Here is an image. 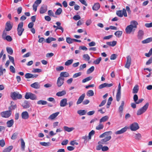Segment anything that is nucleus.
<instances>
[{"mask_svg":"<svg viewBox=\"0 0 152 152\" xmlns=\"http://www.w3.org/2000/svg\"><path fill=\"white\" fill-rule=\"evenodd\" d=\"M149 105V103L147 102L142 107L139 109L137 111V115H140L144 113L147 110Z\"/></svg>","mask_w":152,"mask_h":152,"instance_id":"1","label":"nucleus"},{"mask_svg":"<svg viewBox=\"0 0 152 152\" xmlns=\"http://www.w3.org/2000/svg\"><path fill=\"white\" fill-rule=\"evenodd\" d=\"M23 23L22 22L20 23L18 25L17 28V34L19 36H21L24 31V29L23 28Z\"/></svg>","mask_w":152,"mask_h":152,"instance_id":"2","label":"nucleus"},{"mask_svg":"<svg viewBox=\"0 0 152 152\" xmlns=\"http://www.w3.org/2000/svg\"><path fill=\"white\" fill-rule=\"evenodd\" d=\"M10 96L14 100L21 99L22 98V96L21 94H19L18 92L15 91L11 93Z\"/></svg>","mask_w":152,"mask_h":152,"instance_id":"3","label":"nucleus"},{"mask_svg":"<svg viewBox=\"0 0 152 152\" xmlns=\"http://www.w3.org/2000/svg\"><path fill=\"white\" fill-rule=\"evenodd\" d=\"M25 98L27 99H30L32 100H36L37 99L36 95L31 92H26Z\"/></svg>","mask_w":152,"mask_h":152,"instance_id":"4","label":"nucleus"},{"mask_svg":"<svg viewBox=\"0 0 152 152\" xmlns=\"http://www.w3.org/2000/svg\"><path fill=\"white\" fill-rule=\"evenodd\" d=\"M116 14L118 16L120 17H122L123 15L125 17L127 16L126 11L124 8L123 9L122 11L118 10L117 11Z\"/></svg>","mask_w":152,"mask_h":152,"instance_id":"5","label":"nucleus"},{"mask_svg":"<svg viewBox=\"0 0 152 152\" xmlns=\"http://www.w3.org/2000/svg\"><path fill=\"white\" fill-rule=\"evenodd\" d=\"M121 83H119L118 87V89L116 95V100L117 101L119 102L121 98Z\"/></svg>","mask_w":152,"mask_h":152,"instance_id":"6","label":"nucleus"},{"mask_svg":"<svg viewBox=\"0 0 152 152\" xmlns=\"http://www.w3.org/2000/svg\"><path fill=\"white\" fill-rule=\"evenodd\" d=\"M11 112L9 110L1 112V115L3 117L8 118L11 115Z\"/></svg>","mask_w":152,"mask_h":152,"instance_id":"7","label":"nucleus"},{"mask_svg":"<svg viewBox=\"0 0 152 152\" xmlns=\"http://www.w3.org/2000/svg\"><path fill=\"white\" fill-rule=\"evenodd\" d=\"M130 129L132 131H136L139 128L138 124L136 122L132 124L130 126Z\"/></svg>","mask_w":152,"mask_h":152,"instance_id":"8","label":"nucleus"},{"mask_svg":"<svg viewBox=\"0 0 152 152\" xmlns=\"http://www.w3.org/2000/svg\"><path fill=\"white\" fill-rule=\"evenodd\" d=\"M64 78H62L61 77H59L57 79V85L58 87H61L64 84Z\"/></svg>","mask_w":152,"mask_h":152,"instance_id":"9","label":"nucleus"},{"mask_svg":"<svg viewBox=\"0 0 152 152\" xmlns=\"http://www.w3.org/2000/svg\"><path fill=\"white\" fill-rule=\"evenodd\" d=\"M127 60L125 67L129 69L131 64V58L130 56H128L126 57Z\"/></svg>","mask_w":152,"mask_h":152,"instance_id":"10","label":"nucleus"},{"mask_svg":"<svg viewBox=\"0 0 152 152\" xmlns=\"http://www.w3.org/2000/svg\"><path fill=\"white\" fill-rule=\"evenodd\" d=\"M111 136H108L107 137H105V138H104L102 139L100 141H99L98 143L99 144H106V142L110 140L111 139Z\"/></svg>","mask_w":152,"mask_h":152,"instance_id":"11","label":"nucleus"},{"mask_svg":"<svg viewBox=\"0 0 152 152\" xmlns=\"http://www.w3.org/2000/svg\"><path fill=\"white\" fill-rule=\"evenodd\" d=\"M135 30L130 25L128 26L125 29L126 32L127 34H130L132 32H134Z\"/></svg>","mask_w":152,"mask_h":152,"instance_id":"12","label":"nucleus"},{"mask_svg":"<svg viewBox=\"0 0 152 152\" xmlns=\"http://www.w3.org/2000/svg\"><path fill=\"white\" fill-rule=\"evenodd\" d=\"M47 10V7L46 5H43L40 7L39 12L41 14H43Z\"/></svg>","mask_w":152,"mask_h":152,"instance_id":"13","label":"nucleus"},{"mask_svg":"<svg viewBox=\"0 0 152 152\" xmlns=\"http://www.w3.org/2000/svg\"><path fill=\"white\" fill-rule=\"evenodd\" d=\"M112 134V132L111 131H109L108 132H105L99 136L100 138H103L105 137H107L108 136H111L110 135Z\"/></svg>","mask_w":152,"mask_h":152,"instance_id":"14","label":"nucleus"},{"mask_svg":"<svg viewBox=\"0 0 152 152\" xmlns=\"http://www.w3.org/2000/svg\"><path fill=\"white\" fill-rule=\"evenodd\" d=\"M127 127L125 126L124 127L121 129L120 130L116 132L115 134H123L127 131Z\"/></svg>","mask_w":152,"mask_h":152,"instance_id":"15","label":"nucleus"},{"mask_svg":"<svg viewBox=\"0 0 152 152\" xmlns=\"http://www.w3.org/2000/svg\"><path fill=\"white\" fill-rule=\"evenodd\" d=\"M67 100L66 98H64L61 100L60 102V106L61 107H64L67 105Z\"/></svg>","mask_w":152,"mask_h":152,"instance_id":"16","label":"nucleus"},{"mask_svg":"<svg viewBox=\"0 0 152 152\" xmlns=\"http://www.w3.org/2000/svg\"><path fill=\"white\" fill-rule=\"evenodd\" d=\"M85 96V94H83L81 96H80L77 102V104H78L81 103V102H83V99H84Z\"/></svg>","mask_w":152,"mask_h":152,"instance_id":"17","label":"nucleus"},{"mask_svg":"<svg viewBox=\"0 0 152 152\" xmlns=\"http://www.w3.org/2000/svg\"><path fill=\"white\" fill-rule=\"evenodd\" d=\"M138 25V22L134 20H132L130 22L129 25L135 30Z\"/></svg>","mask_w":152,"mask_h":152,"instance_id":"18","label":"nucleus"},{"mask_svg":"<svg viewBox=\"0 0 152 152\" xmlns=\"http://www.w3.org/2000/svg\"><path fill=\"white\" fill-rule=\"evenodd\" d=\"M10 104L11 106H10L8 108L9 110L10 111H11V110L15 109L17 108V105L15 104L14 102L11 101Z\"/></svg>","mask_w":152,"mask_h":152,"instance_id":"19","label":"nucleus"},{"mask_svg":"<svg viewBox=\"0 0 152 152\" xmlns=\"http://www.w3.org/2000/svg\"><path fill=\"white\" fill-rule=\"evenodd\" d=\"M21 117L23 119H27L29 117V115L27 111L22 112L21 114Z\"/></svg>","mask_w":152,"mask_h":152,"instance_id":"20","label":"nucleus"},{"mask_svg":"<svg viewBox=\"0 0 152 152\" xmlns=\"http://www.w3.org/2000/svg\"><path fill=\"white\" fill-rule=\"evenodd\" d=\"M12 26L10 23V21L7 22L6 24L5 29L6 31H9L11 30Z\"/></svg>","mask_w":152,"mask_h":152,"instance_id":"21","label":"nucleus"},{"mask_svg":"<svg viewBox=\"0 0 152 152\" xmlns=\"http://www.w3.org/2000/svg\"><path fill=\"white\" fill-rule=\"evenodd\" d=\"M59 113V112H57L52 114L48 118V119L50 120H53L58 115Z\"/></svg>","mask_w":152,"mask_h":152,"instance_id":"22","label":"nucleus"},{"mask_svg":"<svg viewBox=\"0 0 152 152\" xmlns=\"http://www.w3.org/2000/svg\"><path fill=\"white\" fill-rule=\"evenodd\" d=\"M31 86L34 88L39 89L40 87V85L38 82H36L31 84Z\"/></svg>","mask_w":152,"mask_h":152,"instance_id":"23","label":"nucleus"},{"mask_svg":"<svg viewBox=\"0 0 152 152\" xmlns=\"http://www.w3.org/2000/svg\"><path fill=\"white\" fill-rule=\"evenodd\" d=\"M69 76V74L67 72H62L60 74V77L62 78H64V77H66Z\"/></svg>","mask_w":152,"mask_h":152,"instance_id":"24","label":"nucleus"},{"mask_svg":"<svg viewBox=\"0 0 152 152\" xmlns=\"http://www.w3.org/2000/svg\"><path fill=\"white\" fill-rule=\"evenodd\" d=\"M63 128L65 131L68 132H70L75 129L74 127H69L67 126H64Z\"/></svg>","mask_w":152,"mask_h":152,"instance_id":"25","label":"nucleus"},{"mask_svg":"<svg viewBox=\"0 0 152 152\" xmlns=\"http://www.w3.org/2000/svg\"><path fill=\"white\" fill-rule=\"evenodd\" d=\"M144 35L143 31L141 30H139L138 33L137 37L139 39H141Z\"/></svg>","mask_w":152,"mask_h":152,"instance_id":"26","label":"nucleus"},{"mask_svg":"<svg viewBox=\"0 0 152 152\" xmlns=\"http://www.w3.org/2000/svg\"><path fill=\"white\" fill-rule=\"evenodd\" d=\"M21 141V148L22 151H24L25 150V142L21 138L20 139Z\"/></svg>","mask_w":152,"mask_h":152,"instance_id":"27","label":"nucleus"},{"mask_svg":"<svg viewBox=\"0 0 152 152\" xmlns=\"http://www.w3.org/2000/svg\"><path fill=\"white\" fill-rule=\"evenodd\" d=\"M100 7V4L99 3H96L94 4V6L92 7V9L93 10L97 11Z\"/></svg>","mask_w":152,"mask_h":152,"instance_id":"28","label":"nucleus"},{"mask_svg":"<svg viewBox=\"0 0 152 152\" xmlns=\"http://www.w3.org/2000/svg\"><path fill=\"white\" fill-rule=\"evenodd\" d=\"M14 121L13 119L8 121L7 122V126L8 127H12L14 124Z\"/></svg>","mask_w":152,"mask_h":152,"instance_id":"29","label":"nucleus"},{"mask_svg":"<svg viewBox=\"0 0 152 152\" xmlns=\"http://www.w3.org/2000/svg\"><path fill=\"white\" fill-rule=\"evenodd\" d=\"M108 118L109 117L107 116H105L102 117L100 119L99 123H102V122H105L108 120Z\"/></svg>","mask_w":152,"mask_h":152,"instance_id":"30","label":"nucleus"},{"mask_svg":"<svg viewBox=\"0 0 152 152\" xmlns=\"http://www.w3.org/2000/svg\"><path fill=\"white\" fill-rule=\"evenodd\" d=\"M87 111L85 110H79L77 111V113L80 115H83L86 114Z\"/></svg>","mask_w":152,"mask_h":152,"instance_id":"31","label":"nucleus"},{"mask_svg":"<svg viewBox=\"0 0 152 152\" xmlns=\"http://www.w3.org/2000/svg\"><path fill=\"white\" fill-rule=\"evenodd\" d=\"M151 41H152V37H150L142 41V44H146L149 43Z\"/></svg>","mask_w":152,"mask_h":152,"instance_id":"32","label":"nucleus"},{"mask_svg":"<svg viewBox=\"0 0 152 152\" xmlns=\"http://www.w3.org/2000/svg\"><path fill=\"white\" fill-rule=\"evenodd\" d=\"M66 93V91L64 90H63L57 92L56 94V95L58 96H61L65 95Z\"/></svg>","mask_w":152,"mask_h":152,"instance_id":"33","label":"nucleus"},{"mask_svg":"<svg viewBox=\"0 0 152 152\" xmlns=\"http://www.w3.org/2000/svg\"><path fill=\"white\" fill-rule=\"evenodd\" d=\"M22 106L25 108H28L30 107V104L27 101H25L23 104Z\"/></svg>","mask_w":152,"mask_h":152,"instance_id":"34","label":"nucleus"},{"mask_svg":"<svg viewBox=\"0 0 152 152\" xmlns=\"http://www.w3.org/2000/svg\"><path fill=\"white\" fill-rule=\"evenodd\" d=\"M56 40V39L52 37H48L46 39V42L48 43H50L52 41Z\"/></svg>","mask_w":152,"mask_h":152,"instance_id":"35","label":"nucleus"},{"mask_svg":"<svg viewBox=\"0 0 152 152\" xmlns=\"http://www.w3.org/2000/svg\"><path fill=\"white\" fill-rule=\"evenodd\" d=\"M13 146H10L4 149L3 152H10L13 148Z\"/></svg>","mask_w":152,"mask_h":152,"instance_id":"36","label":"nucleus"},{"mask_svg":"<svg viewBox=\"0 0 152 152\" xmlns=\"http://www.w3.org/2000/svg\"><path fill=\"white\" fill-rule=\"evenodd\" d=\"M113 100V98L112 97H110L108 99L107 102V105H106V107L108 108L109 107L110 104H111V102Z\"/></svg>","mask_w":152,"mask_h":152,"instance_id":"37","label":"nucleus"},{"mask_svg":"<svg viewBox=\"0 0 152 152\" xmlns=\"http://www.w3.org/2000/svg\"><path fill=\"white\" fill-rule=\"evenodd\" d=\"M138 90V86L137 85H136L134 87L133 89L132 93L134 94H136L137 93Z\"/></svg>","mask_w":152,"mask_h":152,"instance_id":"38","label":"nucleus"},{"mask_svg":"<svg viewBox=\"0 0 152 152\" xmlns=\"http://www.w3.org/2000/svg\"><path fill=\"white\" fill-rule=\"evenodd\" d=\"M116 41H113V42H107L106 43V44L108 45L113 47L116 45Z\"/></svg>","mask_w":152,"mask_h":152,"instance_id":"39","label":"nucleus"},{"mask_svg":"<svg viewBox=\"0 0 152 152\" xmlns=\"http://www.w3.org/2000/svg\"><path fill=\"white\" fill-rule=\"evenodd\" d=\"M37 103L38 104H42L44 105L47 104L48 103L46 101L42 100H40L37 101Z\"/></svg>","mask_w":152,"mask_h":152,"instance_id":"40","label":"nucleus"},{"mask_svg":"<svg viewBox=\"0 0 152 152\" xmlns=\"http://www.w3.org/2000/svg\"><path fill=\"white\" fill-rule=\"evenodd\" d=\"M104 127V125L101 123H99V124L96 127V129L100 130L102 129Z\"/></svg>","mask_w":152,"mask_h":152,"instance_id":"41","label":"nucleus"},{"mask_svg":"<svg viewBox=\"0 0 152 152\" xmlns=\"http://www.w3.org/2000/svg\"><path fill=\"white\" fill-rule=\"evenodd\" d=\"M73 61V59H71L68 60L66 61L65 63V65L66 66H68L72 64Z\"/></svg>","mask_w":152,"mask_h":152,"instance_id":"42","label":"nucleus"},{"mask_svg":"<svg viewBox=\"0 0 152 152\" xmlns=\"http://www.w3.org/2000/svg\"><path fill=\"white\" fill-rule=\"evenodd\" d=\"M86 95L88 96H92L94 95V92L92 90L88 91Z\"/></svg>","mask_w":152,"mask_h":152,"instance_id":"43","label":"nucleus"},{"mask_svg":"<svg viewBox=\"0 0 152 152\" xmlns=\"http://www.w3.org/2000/svg\"><path fill=\"white\" fill-rule=\"evenodd\" d=\"M122 31H117L115 33V35L118 37H120L122 35Z\"/></svg>","mask_w":152,"mask_h":152,"instance_id":"44","label":"nucleus"},{"mask_svg":"<svg viewBox=\"0 0 152 152\" xmlns=\"http://www.w3.org/2000/svg\"><path fill=\"white\" fill-rule=\"evenodd\" d=\"M94 69V66H92L90 68L88 69L87 71V74H89L92 73Z\"/></svg>","mask_w":152,"mask_h":152,"instance_id":"45","label":"nucleus"},{"mask_svg":"<svg viewBox=\"0 0 152 152\" xmlns=\"http://www.w3.org/2000/svg\"><path fill=\"white\" fill-rule=\"evenodd\" d=\"M74 39H72L70 37H67L66 38V42L70 44L74 42Z\"/></svg>","mask_w":152,"mask_h":152,"instance_id":"46","label":"nucleus"},{"mask_svg":"<svg viewBox=\"0 0 152 152\" xmlns=\"http://www.w3.org/2000/svg\"><path fill=\"white\" fill-rule=\"evenodd\" d=\"M62 10L61 8H58L55 12V14L56 15H60L62 12Z\"/></svg>","mask_w":152,"mask_h":152,"instance_id":"47","label":"nucleus"},{"mask_svg":"<svg viewBox=\"0 0 152 152\" xmlns=\"http://www.w3.org/2000/svg\"><path fill=\"white\" fill-rule=\"evenodd\" d=\"M83 57L84 59L86 61H88L90 59V57L88 54L83 55Z\"/></svg>","mask_w":152,"mask_h":152,"instance_id":"48","label":"nucleus"},{"mask_svg":"<svg viewBox=\"0 0 152 152\" xmlns=\"http://www.w3.org/2000/svg\"><path fill=\"white\" fill-rule=\"evenodd\" d=\"M95 134V131L93 130L91 131L88 134V139L91 140V136H93Z\"/></svg>","mask_w":152,"mask_h":152,"instance_id":"49","label":"nucleus"},{"mask_svg":"<svg viewBox=\"0 0 152 152\" xmlns=\"http://www.w3.org/2000/svg\"><path fill=\"white\" fill-rule=\"evenodd\" d=\"M92 78V77L91 76H89L88 77L85 79H83L82 80V83H85L87 81H88L90 80H91Z\"/></svg>","mask_w":152,"mask_h":152,"instance_id":"50","label":"nucleus"},{"mask_svg":"<svg viewBox=\"0 0 152 152\" xmlns=\"http://www.w3.org/2000/svg\"><path fill=\"white\" fill-rule=\"evenodd\" d=\"M6 50L7 53L10 55H12L13 53V51L12 48L10 47H7Z\"/></svg>","mask_w":152,"mask_h":152,"instance_id":"51","label":"nucleus"},{"mask_svg":"<svg viewBox=\"0 0 152 152\" xmlns=\"http://www.w3.org/2000/svg\"><path fill=\"white\" fill-rule=\"evenodd\" d=\"M102 58L101 57H99L96 59V60L94 61L93 63L95 64H98L101 61Z\"/></svg>","mask_w":152,"mask_h":152,"instance_id":"52","label":"nucleus"},{"mask_svg":"<svg viewBox=\"0 0 152 152\" xmlns=\"http://www.w3.org/2000/svg\"><path fill=\"white\" fill-rule=\"evenodd\" d=\"M39 143L41 145L45 146H48L50 145L49 142H40Z\"/></svg>","mask_w":152,"mask_h":152,"instance_id":"53","label":"nucleus"},{"mask_svg":"<svg viewBox=\"0 0 152 152\" xmlns=\"http://www.w3.org/2000/svg\"><path fill=\"white\" fill-rule=\"evenodd\" d=\"M6 69H5L3 68L2 66L1 65L0 67V75H3V72H5Z\"/></svg>","mask_w":152,"mask_h":152,"instance_id":"54","label":"nucleus"},{"mask_svg":"<svg viewBox=\"0 0 152 152\" xmlns=\"http://www.w3.org/2000/svg\"><path fill=\"white\" fill-rule=\"evenodd\" d=\"M32 74L29 73H27L25 75V77L26 78L28 79L32 78Z\"/></svg>","mask_w":152,"mask_h":152,"instance_id":"55","label":"nucleus"},{"mask_svg":"<svg viewBox=\"0 0 152 152\" xmlns=\"http://www.w3.org/2000/svg\"><path fill=\"white\" fill-rule=\"evenodd\" d=\"M141 138V134L140 133L136 134L135 136V139L139 140Z\"/></svg>","mask_w":152,"mask_h":152,"instance_id":"56","label":"nucleus"},{"mask_svg":"<svg viewBox=\"0 0 152 152\" xmlns=\"http://www.w3.org/2000/svg\"><path fill=\"white\" fill-rule=\"evenodd\" d=\"M48 14L50 16H52L55 18L56 17V16H54V13L51 10H49L48 11Z\"/></svg>","mask_w":152,"mask_h":152,"instance_id":"57","label":"nucleus"},{"mask_svg":"<svg viewBox=\"0 0 152 152\" xmlns=\"http://www.w3.org/2000/svg\"><path fill=\"white\" fill-rule=\"evenodd\" d=\"M42 72V70L39 69H34L32 71L33 73L40 72Z\"/></svg>","mask_w":152,"mask_h":152,"instance_id":"58","label":"nucleus"},{"mask_svg":"<svg viewBox=\"0 0 152 152\" xmlns=\"http://www.w3.org/2000/svg\"><path fill=\"white\" fill-rule=\"evenodd\" d=\"M117 56V55L114 54H112L110 57V59L111 60H114L115 59Z\"/></svg>","mask_w":152,"mask_h":152,"instance_id":"59","label":"nucleus"},{"mask_svg":"<svg viewBox=\"0 0 152 152\" xmlns=\"http://www.w3.org/2000/svg\"><path fill=\"white\" fill-rule=\"evenodd\" d=\"M5 39L7 41H9V42H10L12 40V38L10 36H7L6 37H5Z\"/></svg>","mask_w":152,"mask_h":152,"instance_id":"60","label":"nucleus"},{"mask_svg":"<svg viewBox=\"0 0 152 152\" xmlns=\"http://www.w3.org/2000/svg\"><path fill=\"white\" fill-rule=\"evenodd\" d=\"M10 71L13 73H15V69L12 66H10Z\"/></svg>","mask_w":152,"mask_h":152,"instance_id":"61","label":"nucleus"},{"mask_svg":"<svg viewBox=\"0 0 152 152\" xmlns=\"http://www.w3.org/2000/svg\"><path fill=\"white\" fill-rule=\"evenodd\" d=\"M5 144V142L3 139L0 140V146L1 147H3Z\"/></svg>","mask_w":152,"mask_h":152,"instance_id":"62","label":"nucleus"},{"mask_svg":"<svg viewBox=\"0 0 152 152\" xmlns=\"http://www.w3.org/2000/svg\"><path fill=\"white\" fill-rule=\"evenodd\" d=\"M73 18L74 20H77L80 19L81 18L79 15H77L74 16Z\"/></svg>","mask_w":152,"mask_h":152,"instance_id":"63","label":"nucleus"},{"mask_svg":"<svg viewBox=\"0 0 152 152\" xmlns=\"http://www.w3.org/2000/svg\"><path fill=\"white\" fill-rule=\"evenodd\" d=\"M86 66V64H85L81 65L80 66V70L81 71L83 69L85 68Z\"/></svg>","mask_w":152,"mask_h":152,"instance_id":"64","label":"nucleus"}]
</instances>
